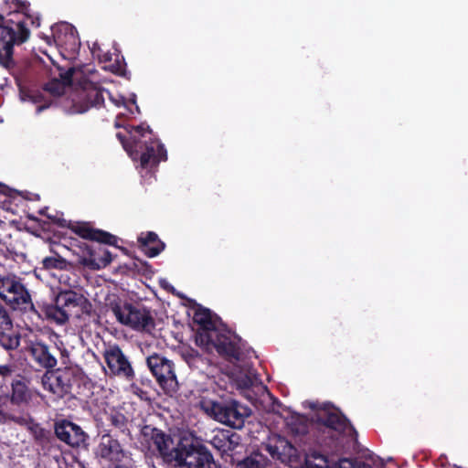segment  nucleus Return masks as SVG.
<instances>
[{
  "instance_id": "22",
  "label": "nucleus",
  "mask_w": 468,
  "mask_h": 468,
  "mask_svg": "<svg viewBox=\"0 0 468 468\" xmlns=\"http://www.w3.org/2000/svg\"><path fill=\"white\" fill-rule=\"evenodd\" d=\"M272 457L277 458L283 463H292L298 461L299 451L298 449L287 439L279 437L274 446L269 449Z\"/></svg>"
},
{
  "instance_id": "30",
  "label": "nucleus",
  "mask_w": 468,
  "mask_h": 468,
  "mask_svg": "<svg viewBox=\"0 0 468 468\" xmlns=\"http://www.w3.org/2000/svg\"><path fill=\"white\" fill-rule=\"evenodd\" d=\"M181 356L191 368H199L200 364L204 363L203 356L192 347L183 349Z\"/></svg>"
},
{
  "instance_id": "25",
  "label": "nucleus",
  "mask_w": 468,
  "mask_h": 468,
  "mask_svg": "<svg viewBox=\"0 0 468 468\" xmlns=\"http://www.w3.org/2000/svg\"><path fill=\"white\" fill-rule=\"evenodd\" d=\"M80 294L77 292L69 290L60 292L57 297V303L65 309L69 316L71 314L75 315V312L78 308V303L80 299Z\"/></svg>"
},
{
  "instance_id": "26",
  "label": "nucleus",
  "mask_w": 468,
  "mask_h": 468,
  "mask_svg": "<svg viewBox=\"0 0 468 468\" xmlns=\"http://www.w3.org/2000/svg\"><path fill=\"white\" fill-rule=\"evenodd\" d=\"M21 335L14 330L12 324L8 329H0V346L7 351L16 350L20 345Z\"/></svg>"
},
{
  "instance_id": "32",
  "label": "nucleus",
  "mask_w": 468,
  "mask_h": 468,
  "mask_svg": "<svg viewBox=\"0 0 468 468\" xmlns=\"http://www.w3.org/2000/svg\"><path fill=\"white\" fill-rule=\"evenodd\" d=\"M254 379L245 374L241 375L237 378L236 384L239 389L242 390L245 397H247L249 399H251L250 396L249 395L250 388L253 386Z\"/></svg>"
},
{
  "instance_id": "1",
  "label": "nucleus",
  "mask_w": 468,
  "mask_h": 468,
  "mask_svg": "<svg viewBox=\"0 0 468 468\" xmlns=\"http://www.w3.org/2000/svg\"><path fill=\"white\" fill-rule=\"evenodd\" d=\"M141 433L149 447H154L158 456L168 465L176 468H216L211 452L192 436H180L177 443L174 445L170 434L151 425H144Z\"/></svg>"
},
{
  "instance_id": "44",
  "label": "nucleus",
  "mask_w": 468,
  "mask_h": 468,
  "mask_svg": "<svg viewBox=\"0 0 468 468\" xmlns=\"http://www.w3.org/2000/svg\"><path fill=\"white\" fill-rule=\"evenodd\" d=\"M63 27H64L66 30L70 29V28L69 27V26H68V25H63Z\"/></svg>"
},
{
  "instance_id": "5",
  "label": "nucleus",
  "mask_w": 468,
  "mask_h": 468,
  "mask_svg": "<svg viewBox=\"0 0 468 468\" xmlns=\"http://www.w3.org/2000/svg\"><path fill=\"white\" fill-rule=\"evenodd\" d=\"M314 422L319 431L327 433L332 440L357 441V431L346 416L338 409H324L315 414Z\"/></svg>"
},
{
  "instance_id": "18",
  "label": "nucleus",
  "mask_w": 468,
  "mask_h": 468,
  "mask_svg": "<svg viewBox=\"0 0 468 468\" xmlns=\"http://www.w3.org/2000/svg\"><path fill=\"white\" fill-rule=\"evenodd\" d=\"M69 229L79 237L97 241L100 244H106L118 247V238L110 232L102 229H94L89 222H69Z\"/></svg>"
},
{
  "instance_id": "46",
  "label": "nucleus",
  "mask_w": 468,
  "mask_h": 468,
  "mask_svg": "<svg viewBox=\"0 0 468 468\" xmlns=\"http://www.w3.org/2000/svg\"><path fill=\"white\" fill-rule=\"evenodd\" d=\"M85 83H86V82H84V83H83V85H85ZM80 85H82V82H80ZM83 87H84V86H82V88H83Z\"/></svg>"
},
{
  "instance_id": "13",
  "label": "nucleus",
  "mask_w": 468,
  "mask_h": 468,
  "mask_svg": "<svg viewBox=\"0 0 468 468\" xmlns=\"http://www.w3.org/2000/svg\"><path fill=\"white\" fill-rule=\"evenodd\" d=\"M103 357L112 375L127 381L134 379L135 372L132 363L118 345L109 346L103 353Z\"/></svg>"
},
{
  "instance_id": "24",
  "label": "nucleus",
  "mask_w": 468,
  "mask_h": 468,
  "mask_svg": "<svg viewBox=\"0 0 468 468\" xmlns=\"http://www.w3.org/2000/svg\"><path fill=\"white\" fill-rule=\"evenodd\" d=\"M30 433L32 434L36 444L40 446L42 450L50 451L56 442V437L51 431L46 430L38 423H33L29 427Z\"/></svg>"
},
{
  "instance_id": "17",
  "label": "nucleus",
  "mask_w": 468,
  "mask_h": 468,
  "mask_svg": "<svg viewBox=\"0 0 468 468\" xmlns=\"http://www.w3.org/2000/svg\"><path fill=\"white\" fill-rule=\"evenodd\" d=\"M104 89H101L93 83H85L80 94L82 104L77 109V112L83 113L91 107L101 108L104 104ZM106 92L116 106H121L124 103L123 97H121L120 100H114L109 91L106 90Z\"/></svg>"
},
{
  "instance_id": "9",
  "label": "nucleus",
  "mask_w": 468,
  "mask_h": 468,
  "mask_svg": "<svg viewBox=\"0 0 468 468\" xmlns=\"http://www.w3.org/2000/svg\"><path fill=\"white\" fill-rule=\"evenodd\" d=\"M24 351L31 361L46 372L54 369L58 365L56 353L58 348L49 346L38 335H26L24 339Z\"/></svg>"
},
{
  "instance_id": "27",
  "label": "nucleus",
  "mask_w": 468,
  "mask_h": 468,
  "mask_svg": "<svg viewBox=\"0 0 468 468\" xmlns=\"http://www.w3.org/2000/svg\"><path fill=\"white\" fill-rule=\"evenodd\" d=\"M42 311L48 320L53 321L57 324H64L69 318L65 309L57 303V298L54 304L45 305Z\"/></svg>"
},
{
  "instance_id": "2",
  "label": "nucleus",
  "mask_w": 468,
  "mask_h": 468,
  "mask_svg": "<svg viewBox=\"0 0 468 468\" xmlns=\"http://www.w3.org/2000/svg\"><path fill=\"white\" fill-rule=\"evenodd\" d=\"M14 11H9L3 25H0V66L6 69L16 81L22 73L18 59L15 55V47L21 46L30 37L27 22L38 27L40 18L29 14L30 4L27 1L12 0Z\"/></svg>"
},
{
  "instance_id": "33",
  "label": "nucleus",
  "mask_w": 468,
  "mask_h": 468,
  "mask_svg": "<svg viewBox=\"0 0 468 468\" xmlns=\"http://www.w3.org/2000/svg\"><path fill=\"white\" fill-rule=\"evenodd\" d=\"M92 313H93L92 303L83 294H80V299L78 303V308L75 312V316L80 317L83 314L90 316Z\"/></svg>"
},
{
  "instance_id": "42",
  "label": "nucleus",
  "mask_w": 468,
  "mask_h": 468,
  "mask_svg": "<svg viewBox=\"0 0 468 468\" xmlns=\"http://www.w3.org/2000/svg\"><path fill=\"white\" fill-rule=\"evenodd\" d=\"M54 37L58 38V41L62 42L60 36H57V32H54Z\"/></svg>"
},
{
  "instance_id": "45",
  "label": "nucleus",
  "mask_w": 468,
  "mask_h": 468,
  "mask_svg": "<svg viewBox=\"0 0 468 468\" xmlns=\"http://www.w3.org/2000/svg\"><path fill=\"white\" fill-rule=\"evenodd\" d=\"M64 353H67V350L64 349V351L61 352V354L63 355Z\"/></svg>"
},
{
  "instance_id": "37",
  "label": "nucleus",
  "mask_w": 468,
  "mask_h": 468,
  "mask_svg": "<svg viewBox=\"0 0 468 468\" xmlns=\"http://www.w3.org/2000/svg\"><path fill=\"white\" fill-rule=\"evenodd\" d=\"M54 222L61 228H68L69 229V222L64 218H56L54 219Z\"/></svg>"
},
{
  "instance_id": "38",
  "label": "nucleus",
  "mask_w": 468,
  "mask_h": 468,
  "mask_svg": "<svg viewBox=\"0 0 468 468\" xmlns=\"http://www.w3.org/2000/svg\"><path fill=\"white\" fill-rule=\"evenodd\" d=\"M10 372V368L7 366H0V375H5Z\"/></svg>"
},
{
  "instance_id": "23",
  "label": "nucleus",
  "mask_w": 468,
  "mask_h": 468,
  "mask_svg": "<svg viewBox=\"0 0 468 468\" xmlns=\"http://www.w3.org/2000/svg\"><path fill=\"white\" fill-rule=\"evenodd\" d=\"M138 244L140 250L149 258L156 257L165 248V244L153 231L141 233L138 237Z\"/></svg>"
},
{
  "instance_id": "31",
  "label": "nucleus",
  "mask_w": 468,
  "mask_h": 468,
  "mask_svg": "<svg viewBox=\"0 0 468 468\" xmlns=\"http://www.w3.org/2000/svg\"><path fill=\"white\" fill-rule=\"evenodd\" d=\"M42 265L45 270H67L68 261L59 255L46 257L42 260Z\"/></svg>"
},
{
  "instance_id": "8",
  "label": "nucleus",
  "mask_w": 468,
  "mask_h": 468,
  "mask_svg": "<svg viewBox=\"0 0 468 468\" xmlns=\"http://www.w3.org/2000/svg\"><path fill=\"white\" fill-rule=\"evenodd\" d=\"M146 364L164 393L170 397L176 394L178 381L173 361L154 353L146 358Z\"/></svg>"
},
{
  "instance_id": "14",
  "label": "nucleus",
  "mask_w": 468,
  "mask_h": 468,
  "mask_svg": "<svg viewBox=\"0 0 468 468\" xmlns=\"http://www.w3.org/2000/svg\"><path fill=\"white\" fill-rule=\"evenodd\" d=\"M76 378L69 368L49 370L42 377V384L46 390L56 395L58 398H64L71 393Z\"/></svg>"
},
{
  "instance_id": "39",
  "label": "nucleus",
  "mask_w": 468,
  "mask_h": 468,
  "mask_svg": "<svg viewBox=\"0 0 468 468\" xmlns=\"http://www.w3.org/2000/svg\"><path fill=\"white\" fill-rule=\"evenodd\" d=\"M212 462L216 465V468H227V467H224L219 462L215 461L214 458H213ZM191 468H207V466H205V467H191ZM213 468H215V467H213Z\"/></svg>"
},
{
  "instance_id": "12",
  "label": "nucleus",
  "mask_w": 468,
  "mask_h": 468,
  "mask_svg": "<svg viewBox=\"0 0 468 468\" xmlns=\"http://www.w3.org/2000/svg\"><path fill=\"white\" fill-rule=\"evenodd\" d=\"M79 244L78 262L91 271H98L107 267L112 261V253L101 246H90L85 242L76 240Z\"/></svg>"
},
{
  "instance_id": "6",
  "label": "nucleus",
  "mask_w": 468,
  "mask_h": 468,
  "mask_svg": "<svg viewBox=\"0 0 468 468\" xmlns=\"http://www.w3.org/2000/svg\"><path fill=\"white\" fill-rule=\"evenodd\" d=\"M0 298L13 310L37 314L28 290L16 276H0Z\"/></svg>"
},
{
  "instance_id": "29",
  "label": "nucleus",
  "mask_w": 468,
  "mask_h": 468,
  "mask_svg": "<svg viewBox=\"0 0 468 468\" xmlns=\"http://www.w3.org/2000/svg\"><path fill=\"white\" fill-rule=\"evenodd\" d=\"M107 420L120 432L126 434L129 433L128 419L126 416L119 411L112 410L108 416Z\"/></svg>"
},
{
  "instance_id": "15",
  "label": "nucleus",
  "mask_w": 468,
  "mask_h": 468,
  "mask_svg": "<svg viewBox=\"0 0 468 468\" xmlns=\"http://www.w3.org/2000/svg\"><path fill=\"white\" fill-rule=\"evenodd\" d=\"M93 453L99 463L103 467L104 464H109V463L125 457L129 452L123 449L121 442L110 431H107L99 437Z\"/></svg>"
},
{
  "instance_id": "41",
  "label": "nucleus",
  "mask_w": 468,
  "mask_h": 468,
  "mask_svg": "<svg viewBox=\"0 0 468 468\" xmlns=\"http://www.w3.org/2000/svg\"><path fill=\"white\" fill-rule=\"evenodd\" d=\"M5 20H6V18H5V16H4V12H1L0 13V25H3Z\"/></svg>"
},
{
  "instance_id": "10",
  "label": "nucleus",
  "mask_w": 468,
  "mask_h": 468,
  "mask_svg": "<svg viewBox=\"0 0 468 468\" xmlns=\"http://www.w3.org/2000/svg\"><path fill=\"white\" fill-rule=\"evenodd\" d=\"M245 343L237 335L229 331L217 330L208 339V346L216 349L218 354L231 363L242 360L243 347Z\"/></svg>"
},
{
  "instance_id": "28",
  "label": "nucleus",
  "mask_w": 468,
  "mask_h": 468,
  "mask_svg": "<svg viewBox=\"0 0 468 468\" xmlns=\"http://www.w3.org/2000/svg\"><path fill=\"white\" fill-rule=\"evenodd\" d=\"M270 460L261 453L251 454L238 463L239 468H268Z\"/></svg>"
},
{
  "instance_id": "16",
  "label": "nucleus",
  "mask_w": 468,
  "mask_h": 468,
  "mask_svg": "<svg viewBox=\"0 0 468 468\" xmlns=\"http://www.w3.org/2000/svg\"><path fill=\"white\" fill-rule=\"evenodd\" d=\"M54 434L57 439L71 448L86 446L89 440V435L80 425L68 420L55 422Z\"/></svg>"
},
{
  "instance_id": "11",
  "label": "nucleus",
  "mask_w": 468,
  "mask_h": 468,
  "mask_svg": "<svg viewBox=\"0 0 468 468\" xmlns=\"http://www.w3.org/2000/svg\"><path fill=\"white\" fill-rule=\"evenodd\" d=\"M31 399V392L24 379H15L11 384V394L0 396V415L16 420V413L27 406Z\"/></svg>"
},
{
  "instance_id": "4",
  "label": "nucleus",
  "mask_w": 468,
  "mask_h": 468,
  "mask_svg": "<svg viewBox=\"0 0 468 468\" xmlns=\"http://www.w3.org/2000/svg\"><path fill=\"white\" fill-rule=\"evenodd\" d=\"M200 409L216 420L233 429H241L245 420L251 415V410L235 399L215 401L203 398L199 401Z\"/></svg>"
},
{
  "instance_id": "36",
  "label": "nucleus",
  "mask_w": 468,
  "mask_h": 468,
  "mask_svg": "<svg viewBox=\"0 0 468 468\" xmlns=\"http://www.w3.org/2000/svg\"><path fill=\"white\" fill-rule=\"evenodd\" d=\"M358 462H353L349 459H341L336 464V468H356Z\"/></svg>"
},
{
  "instance_id": "3",
  "label": "nucleus",
  "mask_w": 468,
  "mask_h": 468,
  "mask_svg": "<svg viewBox=\"0 0 468 468\" xmlns=\"http://www.w3.org/2000/svg\"><path fill=\"white\" fill-rule=\"evenodd\" d=\"M129 138L122 133L116 137L123 149L133 161H139L144 169H153L158 166L161 161L167 159V152L164 144L156 138L152 130L144 125L130 126L127 129Z\"/></svg>"
},
{
  "instance_id": "21",
  "label": "nucleus",
  "mask_w": 468,
  "mask_h": 468,
  "mask_svg": "<svg viewBox=\"0 0 468 468\" xmlns=\"http://www.w3.org/2000/svg\"><path fill=\"white\" fill-rule=\"evenodd\" d=\"M213 448L221 455L229 454L240 444V436L231 431L220 430L209 441Z\"/></svg>"
},
{
  "instance_id": "20",
  "label": "nucleus",
  "mask_w": 468,
  "mask_h": 468,
  "mask_svg": "<svg viewBox=\"0 0 468 468\" xmlns=\"http://www.w3.org/2000/svg\"><path fill=\"white\" fill-rule=\"evenodd\" d=\"M82 73L80 69L69 67L66 70L59 69L58 78H53L44 86V90L53 96H60L64 93L65 88L70 86L78 75Z\"/></svg>"
},
{
  "instance_id": "7",
  "label": "nucleus",
  "mask_w": 468,
  "mask_h": 468,
  "mask_svg": "<svg viewBox=\"0 0 468 468\" xmlns=\"http://www.w3.org/2000/svg\"><path fill=\"white\" fill-rule=\"evenodd\" d=\"M118 322L133 330L151 332L155 327L154 319L146 307L125 303L112 308Z\"/></svg>"
},
{
  "instance_id": "40",
  "label": "nucleus",
  "mask_w": 468,
  "mask_h": 468,
  "mask_svg": "<svg viewBox=\"0 0 468 468\" xmlns=\"http://www.w3.org/2000/svg\"><path fill=\"white\" fill-rule=\"evenodd\" d=\"M356 468H373V466L370 464L359 462Z\"/></svg>"
},
{
  "instance_id": "35",
  "label": "nucleus",
  "mask_w": 468,
  "mask_h": 468,
  "mask_svg": "<svg viewBox=\"0 0 468 468\" xmlns=\"http://www.w3.org/2000/svg\"><path fill=\"white\" fill-rule=\"evenodd\" d=\"M11 325V314L6 307L0 302V329H8Z\"/></svg>"
},
{
  "instance_id": "19",
  "label": "nucleus",
  "mask_w": 468,
  "mask_h": 468,
  "mask_svg": "<svg viewBox=\"0 0 468 468\" xmlns=\"http://www.w3.org/2000/svg\"><path fill=\"white\" fill-rule=\"evenodd\" d=\"M193 321L198 325L196 333L197 345L208 346L209 337L218 330L211 311L207 308H197L194 313Z\"/></svg>"
},
{
  "instance_id": "43",
  "label": "nucleus",
  "mask_w": 468,
  "mask_h": 468,
  "mask_svg": "<svg viewBox=\"0 0 468 468\" xmlns=\"http://www.w3.org/2000/svg\"><path fill=\"white\" fill-rule=\"evenodd\" d=\"M274 403H276L277 405L281 406V402L277 399H274Z\"/></svg>"
},
{
  "instance_id": "34",
  "label": "nucleus",
  "mask_w": 468,
  "mask_h": 468,
  "mask_svg": "<svg viewBox=\"0 0 468 468\" xmlns=\"http://www.w3.org/2000/svg\"><path fill=\"white\" fill-rule=\"evenodd\" d=\"M102 468H134V464L131 458V453H128L125 457L118 459V461L104 464Z\"/></svg>"
}]
</instances>
